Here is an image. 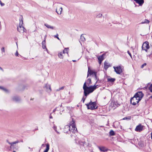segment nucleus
I'll return each mask as SVG.
<instances>
[{
  "label": "nucleus",
  "instance_id": "1",
  "mask_svg": "<svg viewBox=\"0 0 152 152\" xmlns=\"http://www.w3.org/2000/svg\"><path fill=\"white\" fill-rule=\"evenodd\" d=\"M144 96L142 91H139L134 95V96L130 99V102L133 105H135L141 100Z\"/></svg>",
  "mask_w": 152,
  "mask_h": 152
},
{
  "label": "nucleus",
  "instance_id": "2",
  "mask_svg": "<svg viewBox=\"0 0 152 152\" xmlns=\"http://www.w3.org/2000/svg\"><path fill=\"white\" fill-rule=\"evenodd\" d=\"M95 84L94 86H91L89 87L87 86L86 84V82L84 84L83 88L84 90V95L87 96L90 93L92 92L96 88L98 85L96 86Z\"/></svg>",
  "mask_w": 152,
  "mask_h": 152
},
{
  "label": "nucleus",
  "instance_id": "3",
  "mask_svg": "<svg viewBox=\"0 0 152 152\" xmlns=\"http://www.w3.org/2000/svg\"><path fill=\"white\" fill-rule=\"evenodd\" d=\"M75 121L72 118V121L70 123V125H66L64 128V131L67 133H68V131L73 132L75 129H76V128L75 125Z\"/></svg>",
  "mask_w": 152,
  "mask_h": 152
},
{
  "label": "nucleus",
  "instance_id": "4",
  "mask_svg": "<svg viewBox=\"0 0 152 152\" xmlns=\"http://www.w3.org/2000/svg\"><path fill=\"white\" fill-rule=\"evenodd\" d=\"M96 104V102H92L91 101L88 104L86 105L87 106L88 109L93 110L97 108V107H95Z\"/></svg>",
  "mask_w": 152,
  "mask_h": 152
},
{
  "label": "nucleus",
  "instance_id": "5",
  "mask_svg": "<svg viewBox=\"0 0 152 152\" xmlns=\"http://www.w3.org/2000/svg\"><path fill=\"white\" fill-rule=\"evenodd\" d=\"M114 71L117 74H120L122 72V69L120 66L117 67L113 66Z\"/></svg>",
  "mask_w": 152,
  "mask_h": 152
},
{
  "label": "nucleus",
  "instance_id": "6",
  "mask_svg": "<svg viewBox=\"0 0 152 152\" xmlns=\"http://www.w3.org/2000/svg\"><path fill=\"white\" fill-rule=\"evenodd\" d=\"M143 126L141 124H140L137 126L135 129V130L136 132H140L143 130Z\"/></svg>",
  "mask_w": 152,
  "mask_h": 152
},
{
  "label": "nucleus",
  "instance_id": "7",
  "mask_svg": "<svg viewBox=\"0 0 152 152\" xmlns=\"http://www.w3.org/2000/svg\"><path fill=\"white\" fill-rule=\"evenodd\" d=\"M44 88L47 92H50L51 91L50 86L48 84H45Z\"/></svg>",
  "mask_w": 152,
  "mask_h": 152
},
{
  "label": "nucleus",
  "instance_id": "8",
  "mask_svg": "<svg viewBox=\"0 0 152 152\" xmlns=\"http://www.w3.org/2000/svg\"><path fill=\"white\" fill-rule=\"evenodd\" d=\"M17 30L20 33H23L25 31L26 29L23 26H19L17 27Z\"/></svg>",
  "mask_w": 152,
  "mask_h": 152
},
{
  "label": "nucleus",
  "instance_id": "9",
  "mask_svg": "<svg viewBox=\"0 0 152 152\" xmlns=\"http://www.w3.org/2000/svg\"><path fill=\"white\" fill-rule=\"evenodd\" d=\"M149 48L148 42H146L143 44L142 48V50H143L144 48H146L147 49H148Z\"/></svg>",
  "mask_w": 152,
  "mask_h": 152
},
{
  "label": "nucleus",
  "instance_id": "10",
  "mask_svg": "<svg viewBox=\"0 0 152 152\" xmlns=\"http://www.w3.org/2000/svg\"><path fill=\"white\" fill-rule=\"evenodd\" d=\"M95 73H97V72H94V71L90 70L89 69V68L88 67L87 77L89 76V75H95Z\"/></svg>",
  "mask_w": 152,
  "mask_h": 152
},
{
  "label": "nucleus",
  "instance_id": "11",
  "mask_svg": "<svg viewBox=\"0 0 152 152\" xmlns=\"http://www.w3.org/2000/svg\"><path fill=\"white\" fill-rule=\"evenodd\" d=\"M12 100L14 102H17L20 101V98L17 96H13L12 98Z\"/></svg>",
  "mask_w": 152,
  "mask_h": 152
},
{
  "label": "nucleus",
  "instance_id": "12",
  "mask_svg": "<svg viewBox=\"0 0 152 152\" xmlns=\"http://www.w3.org/2000/svg\"><path fill=\"white\" fill-rule=\"evenodd\" d=\"M110 66V65L109 64V63L105 61L104 63V68L105 70H107Z\"/></svg>",
  "mask_w": 152,
  "mask_h": 152
},
{
  "label": "nucleus",
  "instance_id": "13",
  "mask_svg": "<svg viewBox=\"0 0 152 152\" xmlns=\"http://www.w3.org/2000/svg\"><path fill=\"white\" fill-rule=\"evenodd\" d=\"M42 44L43 48L45 49L48 52V49L46 47L45 39L42 42Z\"/></svg>",
  "mask_w": 152,
  "mask_h": 152
},
{
  "label": "nucleus",
  "instance_id": "14",
  "mask_svg": "<svg viewBox=\"0 0 152 152\" xmlns=\"http://www.w3.org/2000/svg\"><path fill=\"white\" fill-rule=\"evenodd\" d=\"M99 149L101 151L106 152L108 151V149L104 147H99Z\"/></svg>",
  "mask_w": 152,
  "mask_h": 152
},
{
  "label": "nucleus",
  "instance_id": "15",
  "mask_svg": "<svg viewBox=\"0 0 152 152\" xmlns=\"http://www.w3.org/2000/svg\"><path fill=\"white\" fill-rule=\"evenodd\" d=\"M134 1L140 5H142L144 2L143 0H134Z\"/></svg>",
  "mask_w": 152,
  "mask_h": 152
},
{
  "label": "nucleus",
  "instance_id": "16",
  "mask_svg": "<svg viewBox=\"0 0 152 152\" xmlns=\"http://www.w3.org/2000/svg\"><path fill=\"white\" fill-rule=\"evenodd\" d=\"M62 7H60L59 8V9L58 10L57 8L56 9V12L58 13V14H61V12L62 11Z\"/></svg>",
  "mask_w": 152,
  "mask_h": 152
},
{
  "label": "nucleus",
  "instance_id": "17",
  "mask_svg": "<svg viewBox=\"0 0 152 152\" xmlns=\"http://www.w3.org/2000/svg\"><path fill=\"white\" fill-rule=\"evenodd\" d=\"M44 25L45 26L48 28H50L51 29H53L55 28L54 27L51 26L47 23H45Z\"/></svg>",
  "mask_w": 152,
  "mask_h": 152
},
{
  "label": "nucleus",
  "instance_id": "18",
  "mask_svg": "<svg viewBox=\"0 0 152 152\" xmlns=\"http://www.w3.org/2000/svg\"><path fill=\"white\" fill-rule=\"evenodd\" d=\"M105 55V54H103L102 55L99 56L98 58V60H101L102 61L104 59V56Z\"/></svg>",
  "mask_w": 152,
  "mask_h": 152
},
{
  "label": "nucleus",
  "instance_id": "19",
  "mask_svg": "<svg viewBox=\"0 0 152 152\" xmlns=\"http://www.w3.org/2000/svg\"><path fill=\"white\" fill-rule=\"evenodd\" d=\"M46 148L43 152H48L49 149V145L48 143L46 145Z\"/></svg>",
  "mask_w": 152,
  "mask_h": 152
},
{
  "label": "nucleus",
  "instance_id": "20",
  "mask_svg": "<svg viewBox=\"0 0 152 152\" xmlns=\"http://www.w3.org/2000/svg\"><path fill=\"white\" fill-rule=\"evenodd\" d=\"M107 80L108 82L113 83L115 80V79L114 78H107Z\"/></svg>",
  "mask_w": 152,
  "mask_h": 152
},
{
  "label": "nucleus",
  "instance_id": "21",
  "mask_svg": "<svg viewBox=\"0 0 152 152\" xmlns=\"http://www.w3.org/2000/svg\"><path fill=\"white\" fill-rule=\"evenodd\" d=\"M23 18L22 16L21 18H20V23L19 26H22L23 23Z\"/></svg>",
  "mask_w": 152,
  "mask_h": 152
},
{
  "label": "nucleus",
  "instance_id": "22",
  "mask_svg": "<svg viewBox=\"0 0 152 152\" xmlns=\"http://www.w3.org/2000/svg\"><path fill=\"white\" fill-rule=\"evenodd\" d=\"M94 79L95 80H97V81L95 83V84H96V83L97 82L98 80H99L98 78H97V73H95V75H94Z\"/></svg>",
  "mask_w": 152,
  "mask_h": 152
},
{
  "label": "nucleus",
  "instance_id": "23",
  "mask_svg": "<svg viewBox=\"0 0 152 152\" xmlns=\"http://www.w3.org/2000/svg\"><path fill=\"white\" fill-rule=\"evenodd\" d=\"M91 83V78H89L87 81V84L89 86V85Z\"/></svg>",
  "mask_w": 152,
  "mask_h": 152
},
{
  "label": "nucleus",
  "instance_id": "24",
  "mask_svg": "<svg viewBox=\"0 0 152 152\" xmlns=\"http://www.w3.org/2000/svg\"><path fill=\"white\" fill-rule=\"evenodd\" d=\"M68 50H69L68 48H65L63 51V54L64 53H68Z\"/></svg>",
  "mask_w": 152,
  "mask_h": 152
},
{
  "label": "nucleus",
  "instance_id": "25",
  "mask_svg": "<svg viewBox=\"0 0 152 152\" xmlns=\"http://www.w3.org/2000/svg\"><path fill=\"white\" fill-rule=\"evenodd\" d=\"M115 134V132L113 130H111L110 132V135L111 136H113Z\"/></svg>",
  "mask_w": 152,
  "mask_h": 152
},
{
  "label": "nucleus",
  "instance_id": "26",
  "mask_svg": "<svg viewBox=\"0 0 152 152\" xmlns=\"http://www.w3.org/2000/svg\"><path fill=\"white\" fill-rule=\"evenodd\" d=\"M149 23V21L145 19L144 21L142 22L141 23V24H144V23Z\"/></svg>",
  "mask_w": 152,
  "mask_h": 152
},
{
  "label": "nucleus",
  "instance_id": "27",
  "mask_svg": "<svg viewBox=\"0 0 152 152\" xmlns=\"http://www.w3.org/2000/svg\"><path fill=\"white\" fill-rule=\"evenodd\" d=\"M80 40L82 41H84L85 40V39L83 36L81 35L80 37Z\"/></svg>",
  "mask_w": 152,
  "mask_h": 152
},
{
  "label": "nucleus",
  "instance_id": "28",
  "mask_svg": "<svg viewBox=\"0 0 152 152\" xmlns=\"http://www.w3.org/2000/svg\"><path fill=\"white\" fill-rule=\"evenodd\" d=\"M19 142V141L18 140H17V141H15V142H12V145H11V147L13 145L15 144H17V143H18Z\"/></svg>",
  "mask_w": 152,
  "mask_h": 152
},
{
  "label": "nucleus",
  "instance_id": "29",
  "mask_svg": "<svg viewBox=\"0 0 152 152\" xmlns=\"http://www.w3.org/2000/svg\"><path fill=\"white\" fill-rule=\"evenodd\" d=\"M0 89H1L3 90L4 91L6 92H8V91L7 89H6V88H4L3 87H2L0 86Z\"/></svg>",
  "mask_w": 152,
  "mask_h": 152
},
{
  "label": "nucleus",
  "instance_id": "30",
  "mask_svg": "<svg viewBox=\"0 0 152 152\" xmlns=\"http://www.w3.org/2000/svg\"><path fill=\"white\" fill-rule=\"evenodd\" d=\"M59 57L61 59H63V56L62 55V53L61 52L59 53L58 54Z\"/></svg>",
  "mask_w": 152,
  "mask_h": 152
},
{
  "label": "nucleus",
  "instance_id": "31",
  "mask_svg": "<svg viewBox=\"0 0 152 152\" xmlns=\"http://www.w3.org/2000/svg\"><path fill=\"white\" fill-rule=\"evenodd\" d=\"M149 89L150 90V91L151 92H152V84L151 85L149 88Z\"/></svg>",
  "mask_w": 152,
  "mask_h": 152
},
{
  "label": "nucleus",
  "instance_id": "32",
  "mask_svg": "<svg viewBox=\"0 0 152 152\" xmlns=\"http://www.w3.org/2000/svg\"><path fill=\"white\" fill-rule=\"evenodd\" d=\"M53 128L55 130V131L57 133H58V134H59V133L56 130V127L55 126H54Z\"/></svg>",
  "mask_w": 152,
  "mask_h": 152
},
{
  "label": "nucleus",
  "instance_id": "33",
  "mask_svg": "<svg viewBox=\"0 0 152 152\" xmlns=\"http://www.w3.org/2000/svg\"><path fill=\"white\" fill-rule=\"evenodd\" d=\"M102 14H99L96 16L97 18H100L102 17Z\"/></svg>",
  "mask_w": 152,
  "mask_h": 152
},
{
  "label": "nucleus",
  "instance_id": "34",
  "mask_svg": "<svg viewBox=\"0 0 152 152\" xmlns=\"http://www.w3.org/2000/svg\"><path fill=\"white\" fill-rule=\"evenodd\" d=\"M54 37L55 38H57L58 39V40H60V39L58 37V34H57L56 35H54Z\"/></svg>",
  "mask_w": 152,
  "mask_h": 152
},
{
  "label": "nucleus",
  "instance_id": "35",
  "mask_svg": "<svg viewBox=\"0 0 152 152\" xmlns=\"http://www.w3.org/2000/svg\"><path fill=\"white\" fill-rule=\"evenodd\" d=\"M146 65V63H144L141 66V68H143V67Z\"/></svg>",
  "mask_w": 152,
  "mask_h": 152
},
{
  "label": "nucleus",
  "instance_id": "36",
  "mask_svg": "<svg viewBox=\"0 0 152 152\" xmlns=\"http://www.w3.org/2000/svg\"><path fill=\"white\" fill-rule=\"evenodd\" d=\"M85 142H79V144H80V145H84Z\"/></svg>",
  "mask_w": 152,
  "mask_h": 152
},
{
  "label": "nucleus",
  "instance_id": "37",
  "mask_svg": "<svg viewBox=\"0 0 152 152\" xmlns=\"http://www.w3.org/2000/svg\"><path fill=\"white\" fill-rule=\"evenodd\" d=\"M7 142L10 145H11L10 146V148H11V145H12V142H10L9 141V140H6Z\"/></svg>",
  "mask_w": 152,
  "mask_h": 152
},
{
  "label": "nucleus",
  "instance_id": "38",
  "mask_svg": "<svg viewBox=\"0 0 152 152\" xmlns=\"http://www.w3.org/2000/svg\"><path fill=\"white\" fill-rule=\"evenodd\" d=\"M127 53H128V54L130 56V57L132 58V56L131 55V53L129 52V51H127Z\"/></svg>",
  "mask_w": 152,
  "mask_h": 152
},
{
  "label": "nucleus",
  "instance_id": "39",
  "mask_svg": "<svg viewBox=\"0 0 152 152\" xmlns=\"http://www.w3.org/2000/svg\"><path fill=\"white\" fill-rule=\"evenodd\" d=\"M1 50L3 52H5V50H4V47H3L1 49Z\"/></svg>",
  "mask_w": 152,
  "mask_h": 152
},
{
  "label": "nucleus",
  "instance_id": "40",
  "mask_svg": "<svg viewBox=\"0 0 152 152\" xmlns=\"http://www.w3.org/2000/svg\"><path fill=\"white\" fill-rule=\"evenodd\" d=\"M86 99V98H84V97H83L82 99V101H83V103H84V101L85 100V99Z\"/></svg>",
  "mask_w": 152,
  "mask_h": 152
},
{
  "label": "nucleus",
  "instance_id": "41",
  "mask_svg": "<svg viewBox=\"0 0 152 152\" xmlns=\"http://www.w3.org/2000/svg\"><path fill=\"white\" fill-rule=\"evenodd\" d=\"M0 4L1 6H3L4 5V3H2L1 2V1H0Z\"/></svg>",
  "mask_w": 152,
  "mask_h": 152
},
{
  "label": "nucleus",
  "instance_id": "42",
  "mask_svg": "<svg viewBox=\"0 0 152 152\" xmlns=\"http://www.w3.org/2000/svg\"><path fill=\"white\" fill-rule=\"evenodd\" d=\"M15 55L17 56H18V53L17 51H16V52L15 53Z\"/></svg>",
  "mask_w": 152,
  "mask_h": 152
},
{
  "label": "nucleus",
  "instance_id": "43",
  "mask_svg": "<svg viewBox=\"0 0 152 152\" xmlns=\"http://www.w3.org/2000/svg\"><path fill=\"white\" fill-rule=\"evenodd\" d=\"M64 86H63V87H61L60 88H59L60 90L64 89Z\"/></svg>",
  "mask_w": 152,
  "mask_h": 152
},
{
  "label": "nucleus",
  "instance_id": "44",
  "mask_svg": "<svg viewBox=\"0 0 152 152\" xmlns=\"http://www.w3.org/2000/svg\"><path fill=\"white\" fill-rule=\"evenodd\" d=\"M102 61L101 60H99V64H101Z\"/></svg>",
  "mask_w": 152,
  "mask_h": 152
},
{
  "label": "nucleus",
  "instance_id": "45",
  "mask_svg": "<svg viewBox=\"0 0 152 152\" xmlns=\"http://www.w3.org/2000/svg\"><path fill=\"white\" fill-rule=\"evenodd\" d=\"M60 88H59L58 89H57L56 90V91H60Z\"/></svg>",
  "mask_w": 152,
  "mask_h": 152
},
{
  "label": "nucleus",
  "instance_id": "46",
  "mask_svg": "<svg viewBox=\"0 0 152 152\" xmlns=\"http://www.w3.org/2000/svg\"><path fill=\"white\" fill-rule=\"evenodd\" d=\"M147 49H145V48H144V49L143 50H145L146 52H147Z\"/></svg>",
  "mask_w": 152,
  "mask_h": 152
},
{
  "label": "nucleus",
  "instance_id": "47",
  "mask_svg": "<svg viewBox=\"0 0 152 152\" xmlns=\"http://www.w3.org/2000/svg\"><path fill=\"white\" fill-rule=\"evenodd\" d=\"M127 119V117H125L123 119V120H126V119Z\"/></svg>",
  "mask_w": 152,
  "mask_h": 152
},
{
  "label": "nucleus",
  "instance_id": "48",
  "mask_svg": "<svg viewBox=\"0 0 152 152\" xmlns=\"http://www.w3.org/2000/svg\"><path fill=\"white\" fill-rule=\"evenodd\" d=\"M0 69L2 71H4V70H3V69H2L1 67H0Z\"/></svg>",
  "mask_w": 152,
  "mask_h": 152
},
{
  "label": "nucleus",
  "instance_id": "49",
  "mask_svg": "<svg viewBox=\"0 0 152 152\" xmlns=\"http://www.w3.org/2000/svg\"><path fill=\"white\" fill-rule=\"evenodd\" d=\"M49 118H53L52 116L51 115H50Z\"/></svg>",
  "mask_w": 152,
  "mask_h": 152
},
{
  "label": "nucleus",
  "instance_id": "50",
  "mask_svg": "<svg viewBox=\"0 0 152 152\" xmlns=\"http://www.w3.org/2000/svg\"><path fill=\"white\" fill-rule=\"evenodd\" d=\"M151 139H152V132L151 133Z\"/></svg>",
  "mask_w": 152,
  "mask_h": 152
},
{
  "label": "nucleus",
  "instance_id": "51",
  "mask_svg": "<svg viewBox=\"0 0 152 152\" xmlns=\"http://www.w3.org/2000/svg\"><path fill=\"white\" fill-rule=\"evenodd\" d=\"M56 109H54L53 110V112H55V111H56Z\"/></svg>",
  "mask_w": 152,
  "mask_h": 152
},
{
  "label": "nucleus",
  "instance_id": "52",
  "mask_svg": "<svg viewBox=\"0 0 152 152\" xmlns=\"http://www.w3.org/2000/svg\"><path fill=\"white\" fill-rule=\"evenodd\" d=\"M149 98H152V95L150 96Z\"/></svg>",
  "mask_w": 152,
  "mask_h": 152
},
{
  "label": "nucleus",
  "instance_id": "53",
  "mask_svg": "<svg viewBox=\"0 0 152 152\" xmlns=\"http://www.w3.org/2000/svg\"><path fill=\"white\" fill-rule=\"evenodd\" d=\"M73 62H75V61H76V60H73Z\"/></svg>",
  "mask_w": 152,
  "mask_h": 152
},
{
  "label": "nucleus",
  "instance_id": "54",
  "mask_svg": "<svg viewBox=\"0 0 152 152\" xmlns=\"http://www.w3.org/2000/svg\"><path fill=\"white\" fill-rule=\"evenodd\" d=\"M130 118H130V117H129V119H130Z\"/></svg>",
  "mask_w": 152,
  "mask_h": 152
},
{
  "label": "nucleus",
  "instance_id": "55",
  "mask_svg": "<svg viewBox=\"0 0 152 152\" xmlns=\"http://www.w3.org/2000/svg\"><path fill=\"white\" fill-rule=\"evenodd\" d=\"M118 106H118V105H120V104H118Z\"/></svg>",
  "mask_w": 152,
  "mask_h": 152
},
{
  "label": "nucleus",
  "instance_id": "56",
  "mask_svg": "<svg viewBox=\"0 0 152 152\" xmlns=\"http://www.w3.org/2000/svg\"><path fill=\"white\" fill-rule=\"evenodd\" d=\"M13 152H16L15 151H13Z\"/></svg>",
  "mask_w": 152,
  "mask_h": 152
},
{
  "label": "nucleus",
  "instance_id": "57",
  "mask_svg": "<svg viewBox=\"0 0 152 152\" xmlns=\"http://www.w3.org/2000/svg\"><path fill=\"white\" fill-rule=\"evenodd\" d=\"M42 146H43V145H44V144H42Z\"/></svg>",
  "mask_w": 152,
  "mask_h": 152
}]
</instances>
